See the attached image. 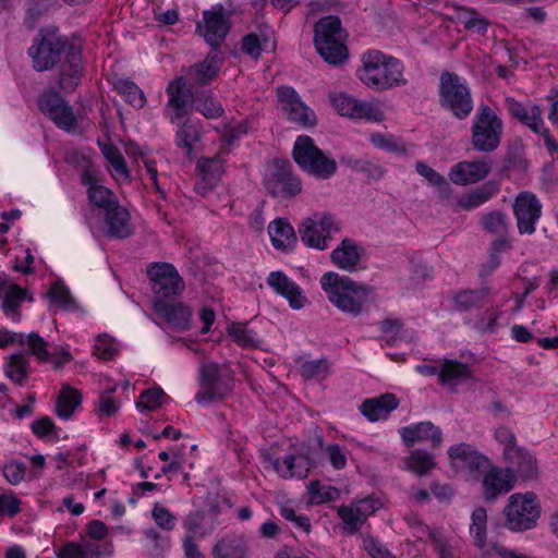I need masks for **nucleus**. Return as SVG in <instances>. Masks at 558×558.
<instances>
[{
	"label": "nucleus",
	"instance_id": "obj_1",
	"mask_svg": "<svg viewBox=\"0 0 558 558\" xmlns=\"http://www.w3.org/2000/svg\"><path fill=\"white\" fill-rule=\"evenodd\" d=\"M33 66L46 71L60 62L59 84L62 90L72 92L78 83L83 71L82 49L62 35L57 28L41 29L28 49Z\"/></svg>",
	"mask_w": 558,
	"mask_h": 558
},
{
	"label": "nucleus",
	"instance_id": "obj_2",
	"mask_svg": "<svg viewBox=\"0 0 558 558\" xmlns=\"http://www.w3.org/2000/svg\"><path fill=\"white\" fill-rule=\"evenodd\" d=\"M361 61L362 65L356 75L364 85L374 90L383 92L408 83L403 75V63L392 56L372 49L362 54Z\"/></svg>",
	"mask_w": 558,
	"mask_h": 558
},
{
	"label": "nucleus",
	"instance_id": "obj_3",
	"mask_svg": "<svg viewBox=\"0 0 558 558\" xmlns=\"http://www.w3.org/2000/svg\"><path fill=\"white\" fill-rule=\"evenodd\" d=\"M323 291L329 302L342 313L359 316L368 302L371 290L367 286L357 283L347 276L328 271L320 278Z\"/></svg>",
	"mask_w": 558,
	"mask_h": 558
},
{
	"label": "nucleus",
	"instance_id": "obj_4",
	"mask_svg": "<svg viewBox=\"0 0 558 558\" xmlns=\"http://www.w3.org/2000/svg\"><path fill=\"white\" fill-rule=\"evenodd\" d=\"M199 389L195 401L201 405L221 401L229 397L234 388L233 372L227 364L203 363L199 368Z\"/></svg>",
	"mask_w": 558,
	"mask_h": 558
},
{
	"label": "nucleus",
	"instance_id": "obj_5",
	"mask_svg": "<svg viewBox=\"0 0 558 558\" xmlns=\"http://www.w3.org/2000/svg\"><path fill=\"white\" fill-rule=\"evenodd\" d=\"M502 133L501 118L488 105L481 104L472 119V147L480 153H493L500 146Z\"/></svg>",
	"mask_w": 558,
	"mask_h": 558
},
{
	"label": "nucleus",
	"instance_id": "obj_6",
	"mask_svg": "<svg viewBox=\"0 0 558 558\" xmlns=\"http://www.w3.org/2000/svg\"><path fill=\"white\" fill-rule=\"evenodd\" d=\"M345 36L341 21L336 15L325 16L315 24L314 44L328 63L338 64L347 58Z\"/></svg>",
	"mask_w": 558,
	"mask_h": 558
},
{
	"label": "nucleus",
	"instance_id": "obj_7",
	"mask_svg": "<svg viewBox=\"0 0 558 558\" xmlns=\"http://www.w3.org/2000/svg\"><path fill=\"white\" fill-rule=\"evenodd\" d=\"M439 105L457 119H466L474 107L466 81L456 73L442 72L439 78Z\"/></svg>",
	"mask_w": 558,
	"mask_h": 558
},
{
	"label": "nucleus",
	"instance_id": "obj_8",
	"mask_svg": "<svg viewBox=\"0 0 558 558\" xmlns=\"http://www.w3.org/2000/svg\"><path fill=\"white\" fill-rule=\"evenodd\" d=\"M293 158L303 171L320 180L331 178L337 171L336 160L319 149L306 135L295 140Z\"/></svg>",
	"mask_w": 558,
	"mask_h": 558
},
{
	"label": "nucleus",
	"instance_id": "obj_9",
	"mask_svg": "<svg viewBox=\"0 0 558 558\" xmlns=\"http://www.w3.org/2000/svg\"><path fill=\"white\" fill-rule=\"evenodd\" d=\"M506 526L513 532L533 529L541 515V505L532 492L515 493L508 498L504 509Z\"/></svg>",
	"mask_w": 558,
	"mask_h": 558
},
{
	"label": "nucleus",
	"instance_id": "obj_10",
	"mask_svg": "<svg viewBox=\"0 0 558 558\" xmlns=\"http://www.w3.org/2000/svg\"><path fill=\"white\" fill-rule=\"evenodd\" d=\"M340 231V225L332 215L314 214L299 226L301 241L311 248L324 251L329 245L332 233Z\"/></svg>",
	"mask_w": 558,
	"mask_h": 558
},
{
	"label": "nucleus",
	"instance_id": "obj_11",
	"mask_svg": "<svg viewBox=\"0 0 558 558\" xmlns=\"http://www.w3.org/2000/svg\"><path fill=\"white\" fill-rule=\"evenodd\" d=\"M264 184L266 190L277 198H291L298 195L302 185L292 173L291 165L287 160H275L268 169Z\"/></svg>",
	"mask_w": 558,
	"mask_h": 558
},
{
	"label": "nucleus",
	"instance_id": "obj_12",
	"mask_svg": "<svg viewBox=\"0 0 558 558\" xmlns=\"http://www.w3.org/2000/svg\"><path fill=\"white\" fill-rule=\"evenodd\" d=\"M151 281L155 300L166 301L169 298L180 295L184 288V281L172 264L155 263L147 270Z\"/></svg>",
	"mask_w": 558,
	"mask_h": 558
},
{
	"label": "nucleus",
	"instance_id": "obj_13",
	"mask_svg": "<svg viewBox=\"0 0 558 558\" xmlns=\"http://www.w3.org/2000/svg\"><path fill=\"white\" fill-rule=\"evenodd\" d=\"M381 506L380 499L371 496L356 498L349 505L339 506L337 514L342 522L343 531L348 534L356 533L368 517L373 515Z\"/></svg>",
	"mask_w": 558,
	"mask_h": 558
},
{
	"label": "nucleus",
	"instance_id": "obj_14",
	"mask_svg": "<svg viewBox=\"0 0 558 558\" xmlns=\"http://www.w3.org/2000/svg\"><path fill=\"white\" fill-rule=\"evenodd\" d=\"M230 28L231 22L222 5L205 10L202 20L196 24V32L214 49L220 47L225 41Z\"/></svg>",
	"mask_w": 558,
	"mask_h": 558
},
{
	"label": "nucleus",
	"instance_id": "obj_15",
	"mask_svg": "<svg viewBox=\"0 0 558 558\" xmlns=\"http://www.w3.org/2000/svg\"><path fill=\"white\" fill-rule=\"evenodd\" d=\"M38 106L41 112L54 124L66 132H75L78 118L73 108L58 93H46L39 97Z\"/></svg>",
	"mask_w": 558,
	"mask_h": 558
},
{
	"label": "nucleus",
	"instance_id": "obj_16",
	"mask_svg": "<svg viewBox=\"0 0 558 558\" xmlns=\"http://www.w3.org/2000/svg\"><path fill=\"white\" fill-rule=\"evenodd\" d=\"M278 107L286 118L301 126H313L316 116L300 98L299 94L289 86L277 89Z\"/></svg>",
	"mask_w": 558,
	"mask_h": 558
},
{
	"label": "nucleus",
	"instance_id": "obj_17",
	"mask_svg": "<svg viewBox=\"0 0 558 558\" xmlns=\"http://www.w3.org/2000/svg\"><path fill=\"white\" fill-rule=\"evenodd\" d=\"M168 101L163 114L170 123H179L189 117V105L193 100L184 77L171 81L167 86Z\"/></svg>",
	"mask_w": 558,
	"mask_h": 558
},
{
	"label": "nucleus",
	"instance_id": "obj_18",
	"mask_svg": "<svg viewBox=\"0 0 558 558\" xmlns=\"http://www.w3.org/2000/svg\"><path fill=\"white\" fill-rule=\"evenodd\" d=\"M513 214L519 232L521 234H532L535 232V225L541 218L542 204L534 194L521 192L514 199Z\"/></svg>",
	"mask_w": 558,
	"mask_h": 558
},
{
	"label": "nucleus",
	"instance_id": "obj_19",
	"mask_svg": "<svg viewBox=\"0 0 558 558\" xmlns=\"http://www.w3.org/2000/svg\"><path fill=\"white\" fill-rule=\"evenodd\" d=\"M517 481L511 468L492 466L483 477V496L487 501H494L499 495L510 492Z\"/></svg>",
	"mask_w": 558,
	"mask_h": 558
},
{
	"label": "nucleus",
	"instance_id": "obj_20",
	"mask_svg": "<svg viewBox=\"0 0 558 558\" xmlns=\"http://www.w3.org/2000/svg\"><path fill=\"white\" fill-rule=\"evenodd\" d=\"M266 281L277 294L288 301L291 308L301 310L307 303V298L302 288L284 272L271 271Z\"/></svg>",
	"mask_w": 558,
	"mask_h": 558
},
{
	"label": "nucleus",
	"instance_id": "obj_21",
	"mask_svg": "<svg viewBox=\"0 0 558 558\" xmlns=\"http://www.w3.org/2000/svg\"><path fill=\"white\" fill-rule=\"evenodd\" d=\"M492 170L486 160L460 161L453 165L448 173L449 180L457 185H471L484 180Z\"/></svg>",
	"mask_w": 558,
	"mask_h": 558
},
{
	"label": "nucleus",
	"instance_id": "obj_22",
	"mask_svg": "<svg viewBox=\"0 0 558 558\" xmlns=\"http://www.w3.org/2000/svg\"><path fill=\"white\" fill-rule=\"evenodd\" d=\"M364 247L355 240L344 238L330 253L332 264L345 271H355L360 268Z\"/></svg>",
	"mask_w": 558,
	"mask_h": 558
},
{
	"label": "nucleus",
	"instance_id": "obj_23",
	"mask_svg": "<svg viewBox=\"0 0 558 558\" xmlns=\"http://www.w3.org/2000/svg\"><path fill=\"white\" fill-rule=\"evenodd\" d=\"M504 460L522 480H534L538 475L537 460L532 452L522 447H509L502 452Z\"/></svg>",
	"mask_w": 558,
	"mask_h": 558
},
{
	"label": "nucleus",
	"instance_id": "obj_24",
	"mask_svg": "<svg viewBox=\"0 0 558 558\" xmlns=\"http://www.w3.org/2000/svg\"><path fill=\"white\" fill-rule=\"evenodd\" d=\"M436 364H439V384L449 388L450 391H456L458 385L473 377L472 368L461 361L454 359H438Z\"/></svg>",
	"mask_w": 558,
	"mask_h": 558
},
{
	"label": "nucleus",
	"instance_id": "obj_25",
	"mask_svg": "<svg viewBox=\"0 0 558 558\" xmlns=\"http://www.w3.org/2000/svg\"><path fill=\"white\" fill-rule=\"evenodd\" d=\"M25 299L26 291L11 282L5 274H0V301L1 308L5 316L19 322V308Z\"/></svg>",
	"mask_w": 558,
	"mask_h": 558
},
{
	"label": "nucleus",
	"instance_id": "obj_26",
	"mask_svg": "<svg viewBox=\"0 0 558 558\" xmlns=\"http://www.w3.org/2000/svg\"><path fill=\"white\" fill-rule=\"evenodd\" d=\"M154 310L175 330L186 331L191 328L192 312L184 304L154 300Z\"/></svg>",
	"mask_w": 558,
	"mask_h": 558
},
{
	"label": "nucleus",
	"instance_id": "obj_27",
	"mask_svg": "<svg viewBox=\"0 0 558 558\" xmlns=\"http://www.w3.org/2000/svg\"><path fill=\"white\" fill-rule=\"evenodd\" d=\"M400 436L408 446L429 440L433 447H438L442 441L441 429L429 421L402 427Z\"/></svg>",
	"mask_w": 558,
	"mask_h": 558
},
{
	"label": "nucleus",
	"instance_id": "obj_28",
	"mask_svg": "<svg viewBox=\"0 0 558 558\" xmlns=\"http://www.w3.org/2000/svg\"><path fill=\"white\" fill-rule=\"evenodd\" d=\"M314 466L315 461L307 454H289L274 462L275 470L283 478H304Z\"/></svg>",
	"mask_w": 558,
	"mask_h": 558
},
{
	"label": "nucleus",
	"instance_id": "obj_29",
	"mask_svg": "<svg viewBox=\"0 0 558 558\" xmlns=\"http://www.w3.org/2000/svg\"><path fill=\"white\" fill-rule=\"evenodd\" d=\"M448 456L453 463L480 472L489 464L488 459L480 453L472 445L461 442L448 449Z\"/></svg>",
	"mask_w": 558,
	"mask_h": 558
},
{
	"label": "nucleus",
	"instance_id": "obj_30",
	"mask_svg": "<svg viewBox=\"0 0 558 558\" xmlns=\"http://www.w3.org/2000/svg\"><path fill=\"white\" fill-rule=\"evenodd\" d=\"M82 184L87 186L89 202L104 209L105 213L119 203L113 193L106 186L99 184L90 169H86L81 175Z\"/></svg>",
	"mask_w": 558,
	"mask_h": 558
},
{
	"label": "nucleus",
	"instance_id": "obj_31",
	"mask_svg": "<svg viewBox=\"0 0 558 558\" xmlns=\"http://www.w3.org/2000/svg\"><path fill=\"white\" fill-rule=\"evenodd\" d=\"M107 234L114 239H125L133 233L131 216L119 203L105 213Z\"/></svg>",
	"mask_w": 558,
	"mask_h": 558
},
{
	"label": "nucleus",
	"instance_id": "obj_32",
	"mask_svg": "<svg viewBox=\"0 0 558 558\" xmlns=\"http://www.w3.org/2000/svg\"><path fill=\"white\" fill-rule=\"evenodd\" d=\"M399 401L393 393H385L377 398L366 399L360 410L372 422L385 420L391 411L397 409Z\"/></svg>",
	"mask_w": 558,
	"mask_h": 558
},
{
	"label": "nucleus",
	"instance_id": "obj_33",
	"mask_svg": "<svg viewBox=\"0 0 558 558\" xmlns=\"http://www.w3.org/2000/svg\"><path fill=\"white\" fill-rule=\"evenodd\" d=\"M196 169L201 181L196 183L195 189L204 195L220 180L223 172V163L220 158H202L198 160Z\"/></svg>",
	"mask_w": 558,
	"mask_h": 558
},
{
	"label": "nucleus",
	"instance_id": "obj_34",
	"mask_svg": "<svg viewBox=\"0 0 558 558\" xmlns=\"http://www.w3.org/2000/svg\"><path fill=\"white\" fill-rule=\"evenodd\" d=\"M499 192V184L496 181H487L482 186L457 198V206L463 210L475 209Z\"/></svg>",
	"mask_w": 558,
	"mask_h": 558
},
{
	"label": "nucleus",
	"instance_id": "obj_35",
	"mask_svg": "<svg viewBox=\"0 0 558 558\" xmlns=\"http://www.w3.org/2000/svg\"><path fill=\"white\" fill-rule=\"evenodd\" d=\"M271 244L277 250H292L296 243L293 227L286 219H276L268 226Z\"/></svg>",
	"mask_w": 558,
	"mask_h": 558
},
{
	"label": "nucleus",
	"instance_id": "obj_36",
	"mask_svg": "<svg viewBox=\"0 0 558 558\" xmlns=\"http://www.w3.org/2000/svg\"><path fill=\"white\" fill-rule=\"evenodd\" d=\"M469 533L476 548L490 555V544L487 543V511L477 507L471 514Z\"/></svg>",
	"mask_w": 558,
	"mask_h": 558
},
{
	"label": "nucleus",
	"instance_id": "obj_37",
	"mask_svg": "<svg viewBox=\"0 0 558 558\" xmlns=\"http://www.w3.org/2000/svg\"><path fill=\"white\" fill-rule=\"evenodd\" d=\"M489 296V289H465L454 293L451 296L452 306L458 312H469L481 307L486 303Z\"/></svg>",
	"mask_w": 558,
	"mask_h": 558
},
{
	"label": "nucleus",
	"instance_id": "obj_38",
	"mask_svg": "<svg viewBox=\"0 0 558 558\" xmlns=\"http://www.w3.org/2000/svg\"><path fill=\"white\" fill-rule=\"evenodd\" d=\"M173 124L178 128L174 136L175 145L179 148L183 149L186 156H191L195 143L198 142L201 137L198 128L192 122V120L189 117L183 119L179 123Z\"/></svg>",
	"mask_w": 558,
	"mask_h": 558
},
{
	"label": "nucleus",
	"instance_id": "obj_39",
	"mask_svg": "<svg viewBox=\"0 0 558 558\" xmlns=\"http://www.w3.org/2000/svg\"><path fill=\"white\" fill-rule=\"evenodd\" d=\"M82 403V396L75 388L62 386L56 401V414L62 420H69Z\"/></svg>",
	"mask_w": 558,
	"mask_h": 558
},
{
	"label": "nucleus",
	"instance_id": "obj_40",
	"mask_svg": "<svg viewBox=\"0 0 558 558\" xmlns=\"http://www.w3.org/2000/svg\"><path fill=\"white\" fill-rule=\"evenodd\" d=\"M211 555L213 558H246V543L239 536L225 537L215 544Z\"/></svg>",
	"mask_w": 558,
	"mask_h": 558
},
{
	"label": "nucleus",
	"instance_id": "obj_41",
	"mask_svg": "<svg viewBox=\"0 0 558 558\" xmlns=\"http://www.w3.org/2000/svg\"><path fill=\"white\" fill-rule=\"evenodd\" d=\"M481 228L492 234L504 236L509 231L508 217L500 210L483 214L480 217Z\"/></svg>",
	"mask_w": 558,
	"mask_h": 558
},
{
	"label": "nucleus",
	"instance_id": "obj_42",
	"mask_svg": "<svg viewBox=\"0 0 558 558\" xmlns=\"http://www.w3.org/2000/svg\"><path fill=\"white\" fill-rule=\"evenodd\" d=\"M351 119L381 122L385 119V113L378 101L356 99V106H354Z\"/></svg>",
	"mask_w": 558,
	"mask_h": 558
},
{
	"label": "nucleus",
	"instance_id": "obj_43",
	"mask_svg": "<svg viewBox=\"0 0 558 558\" xmlns=\"http://www.w3.org/2000/svg\"><path fill=\"white\" fill-rule=\"evenodd\" d=\"M456 19L468 31L485 34L489 22L475 10L459 9Z\"/></svg>",
	"mask_w": 558,
	"mask_h": 558
},
{
	"label": "nucleus",
	"instance_id": "obj_44",
	"mask_svg": "<svg viewBox=\"0 0 558 558\" xmlns=\"http://www.w3.org/2000/svg\"><path fill=\"white\" fill-rule=\"evenodd\" d=\"M114 88L134 108H142L146 102L143 90L132 81L118 80Z\"/></svg>",
	"mask_w": 558,
	"mask_h": 558
},
{
	"label": "nucleus",
	"instance_id": "obj_45",
	"mask_svg": "<svg viewBox=\"0 0 558 558\" xmlns=\"http://www.w3.org/2000/svg\"><path fill=\"white\" fill-rule=\"evenodd\" d=\"M195 109L203 114L206 119L220 118L225 110L220 101L210 93H202L196 96Z\"/></svg>",
	"mask_w": 558,
	"mask_h": 558
},
{
	"label": "nucleus",
	"instance_id": "obj_46",
	"mask_svg": "<svg viewBox=\"0 0 558 558\" xmlns=\"http://www.w3.org/2000/svg\"><path fill=\"white\" fill-rule=\"evenodd\" d=\"M28 365V361L24 354H12L4 366V373L12 381L22 385L27 378Z\"/></svg>",
	"mask_w": 558,
	"mask_h": 558
},
{
	"label": "nucleus",
	"instance_id": "obj_47",
	"mask_svg": "<svg viewBox=\"0 0 558 558\" xmlns=\"http://www.w3.org/2000/svg\"><path fill=\"white\" fill-rule=\"evenodd\" d=\"M330 373V363L327 359L305 361L300 366V374L306 380H323Z\"/></svg>",
	"mask_w": 558,
	"mask_h": 558
},
{
	"label": "nucleus",
	"instance_id": "obj_48",
	"mask_svg": "<svg viewBox=\"0 0 558 558\" xmlns=\"http://www.w3.org/2000/svg\"><path fill=\"white\" fill-rule=\"evenodd\" d=\"M229 336L239 345L243 348H255L259 343L257 333L248 329L245 324L235 323L228 328Z\"/></svg>",
	"mask_w": 558,
	"mask_h": 558
},
{
	"label": "nucleus",
	"instance_id": "obj_49",
	"mask_svg": "<svg viewBox=\"0 0 558 558\" xmlns=\"http://www.w3.org/2000/svg\"><path fill=\"white\" fill-rule=\"evenodd\" d=\"M146 538V548L151 558H161L169 548V538L163 536L155 529L150 527L144 531Z\"/></svg>",
	"mask_w": 558,
	"mask_h": 558
},
{
	"label": "nucleus",
	"instance_id": "obj_50",
	"mask_svg": "<svg viewBox=\"0 0 558 558\" xmlns=\"http://www.w3.org/2000/svg\"><path fill=\"white\" fill-rule=\"evenodd\" d=\"M371 143L385 151L403 155L407 154V147L396 136L391 134L372 133L369 135Z\"/></svg>",
	"mask_w": 558,
	"mask_h": 558
},
{
	"label": "nucleus",
	"instance_id": "obj_51",
	"mask_svg": "<svg viewBox=\"0 0 558 558\" xmlns=\"http://www.w3.org/2000/svg\"><path fill=\"white\" fill-rule=\"evenodd\" d=\"M104 155L110 165L112 177L117 181H129V170L120 151L116 147H109L104 151Z\"/></svg>",
	"mask_w": 558,
	"mask_h": 558
},
{
	"label": "nucleus",
	"instance_id": "obj_52",
	"mask_svg": "<svg viewBox=\"0 0 558 558\" xmlns=\"http://www.w3.org/2000/svg\"><path fill=\"white\" fill-rule=\"evenodd\" d=\"M408 468L417 475H424L436 465L433 457L423 450H414L408 458Z\"/></svg>",
	"mask_w": 558,
	"mask_h": 558
},
{
	"label": "nucleus",
	"instance_id": "obj_53",
	"mask_svg": "<svg viewBox=\"0 0 558 558\" xmlns=\"http://www.w3.org/2000/svg\"><path fill=\"white\" fill-rule=\"evenodd\" d=\"M311 500L314 504H324L338 498L339 492L336 487L322 485L318 481H312L307 486Z\"/></svg>",
	"mask_w": 558,
	"mask_h": 558
},
{
	"label": "nucleus",
	"instance_id": "obj_54",
	"mask_svg": "<svg viewBox=\"0 0 558 558\" xmlns=\"http://www.w3.org/2000/svg\"><path fill=\"white\" fill-rule=\"evenodd\" d=\"M48 296L53 303L58 304L65 311H71L76 307L75 301L72 298L69 289L62 283L54 282L51 284L48 291Z\"/></svg>",
	"mask_w": 558,
	"mask_h": 558
},
{
	"label": "nucleus",
	"instance_id": "obj_55",
	"mask_svg": "<svg viewBox=\"0 0 558 558\" xmlns=\"http://www.w3.org/2000/svg\"><path fill=\"white\" fill-rule=\"evenodd\" d=\"M27 466L23 461L9 460L2 466V473L7 482L11 485H19L25 478Z\"/></svg>",
	"mask_w": 558,
	"mask_h": 558
},
{
	"label": "nucleus",
	"instance_id": "obj_56",
	"mask_svg": "<svg viewBox=\"0 0 558 558\" xmlns=\"http://www.w3.org/2000/svg\"><path fill=\"white\" fill-rule=\"evenodd\" d=\"M24 343L27 344L29 354L36 356L39 362L50 361L48 342L36 332H31Z\"/></svg>",
	"mask_w": 558,
	"mask_h": 558
},
{
	"label": "nucleus",
	"instance_id": "obj_57",
	"mask_svg": "<svg viewBox=\"0 0 558 558\" xmlns=\"http://www.w3.org/2000/svg\"><path fill=\"white\" fill-rule=\"evenodd\" d=\"M217 53L208 56L195 69V81L199 85H205L211 81L217 72L218 66L216 64Z\"/></svg>",
	"mask_w": 558,
	"mask_h": 558
},
{
	"label": "nucleus",
	"instance_id": "obj_58",
	"mask_svg": "<svg viewBox=\"0 0 558 558\" xmlns=\"http://www.w3.org/2000/svg\"><path fill=\"white\" fill-rule=\"evenodd\" d=\"M329 99L339 114L352 118L356 98L345 93H332L329 95Z\"/></svg>",
	"mask_w": 558,
	"mask_h": 558
},
{
	"label": "nucleus",
	"instance_id": "obj_59",
	"mask_svg": "<svg viewBox=\"0 0 558 558\" xmlns=\"http://www.w3.org/2000/svg\"><path fill=\"white\" fill-rule=\"evenodd\" d=\"M118 352V344L112 337L107 333L99 335L94 344V353L99 359L110 360Z\"/></svg>",
	"mask_w": 558,
	"mask_h": 558
},
{
	"label": "nucleus",
	"instance_id": "obj_60",
	"mask_svg": "<svg viewBox=\"0 0 558 558\" xmlns=\"http://www.w3.org/2000/svg\"><path fill=\"white\" fill-rule=\"evenodd\" d=\"M354 169L363 173L368 180L379 181L386 174V169L378 162L369 159H359L354 161Z\"/></svg>",
	"mask_w": 558,
	"mask_h": 558
},
{
	"label": "nucleus",
	"instance_id": "obj_61",
	"mask_svg": "<svg viewBox=\"0 0 558 558\" xmlns=\"http://www.w3.org/2000/svg\"><path fill=\"white\" fill-rule=\"evenodd\" d=\"M151 517L155 523L163 531H172L177 524V517L159 504L154 506Z\"/></svg>",
	"mask_w": 558,
	"mask_h": 558
},
{
	"label": "nucleus",
	"instance_id": "obj_62",
	"mask_svg": "<svg viewBox=\"0 0 558 558\" xmlns=\"http://www.w3.org/2000/svg\"><path fill=\"white\" fill-rule=\"evenodd\" d=\"M163 397L161 389H148L141 393L136 405L141 411L156 410L161 405Z\"/></svg>",
	"mask_w": 558,
	"mask_h": 558
},
{
	"label": "nucleus",
	"instance_id": "obj_63",
	"mask_svg": "<svg viewBox=\"0 0 558 558\" xmlns=\"http://www.w3.org/2000/svg\"><path fill=\"white\" fill-rule=\"evenodd\" d=\"M21 501L13 492L0 494V523L4 517L13 518L20 512Z\"/></svg>",
	"mask_w": 558,
	"mask_h": 558
},
{
	"label": "nucleus",
	"instance_id": "obj_64",
	"mask_svg": "<svg viewBox=\"0 0 558 558\" xmlns=\"http://www.w3.org/2000/svg\"><path fill=\"white\" fill-rule=\"evenodd\" d=\"M363 548L372 558H396L387 547L372 535H363Z\"/></svg>",
	"mask_w": 558,
	"mask_h": 558
}]
</instances>
